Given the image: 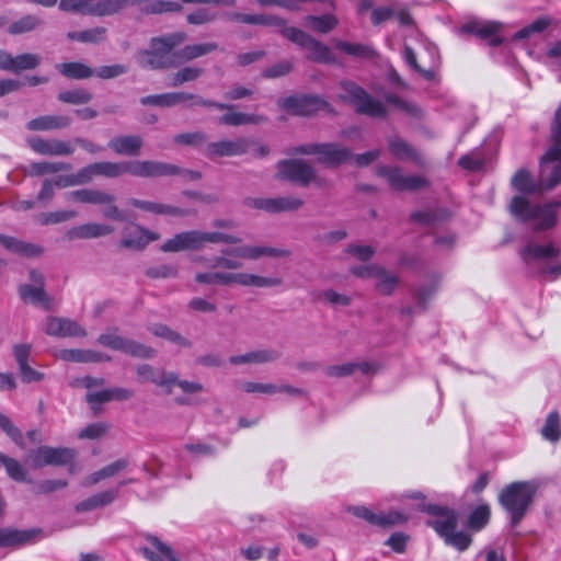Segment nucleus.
<instances>
[{"instance_id":"f257e3e1","label":"nucleus","mask_w":561,"mask_h":561,"mask_svg":"<svg viewBox=\"0 0 561 561\" xmlns=\"http://www.w3.org/2000/svg\"><path fill=\"white\" fill-rule=\"evenodd\" d=\"M550 146L540 158L539 180L536 182L527 169L516 171L511 180L512 186L520 193L512 198L508 209L523 222L534 221V230H548L557 224V209L560 201L547 204H533L527 195L553 190L561 183V105L554 112L550 123Z\"/></svg>"},{"instance_id":"f03ea898","label":"nucleus","mask_w":561,"mask_h":561,"mask_svg":"<svg viewBox=\"0 0 561 561\" xmlns=\"http://www.w3.org/2000/svg\"><path fill=\"white\" fill-rule=\"evenodd\" d=\"M237 227V221L232 219L213 221V228H216V230H213V244H228V247L220 250L222 255L213 257V267L236 270L242 266L237 257L255 261L262 256L288 257L291 254L287 249L241 244V238L230 232Z\"/></svg>"},{"instance_id":"7ed1b4c3","label":"nucleus","mask_w":561,"mask_h":561,"mask_svg":"<svg viewBox=\"0 0 561 561\" xmlns=\"http://www.w3.org/2000/svg\"><path fill=\"white\" fill-rule=\"evenodd\" d=\"M404 497L419 501L415 505L416 511L436 517L435 519H428L426 525L434 529L447 546L454 547L459 551H465L469 548L472 542L471 535L457 530L459 515L456 510L446 505L426 503L425 495L420 491L407 492Z\"/></svg>"},{"instance_id":"20e7f679","label":"nucleus","mask_w":561,"mask_h":561,"mask_svg":"<svg viewBox=\"0 0 561 561\" xmlns=\"http://www.w3.org/2000/svg\"><path fill=\"white\" fill-rule=\"evenodd\" d=\"M538 491L535 481H515L502 489L499 503L510 517V526L517 527L527 515Z\"/></svg>"},{"instance_id":"39448f33","label":"nucleus","mask_w":561,"mask_h":561,"mask_svg":"<svg viewBox=\"0 0 561 561\" xmlns=\"http://www.w3.org/2000/svg\"><path fill=\"white\" fill-rule=\"evenodd\" d=\"M560 254L561 248L556 242L539 244L529 241L519 250V256L526 265L527 272L533 276H546L550 280H556L561 276V263L549 264L547 261L553 260Z\"/></svg>"},{"instance_id":"423d86ee","label":"nucleus","mask_w":561,"mask_h":561,"mask_svg":"<svg viewBox=\"0 0 561 561\" xmlns=\"http://www.w3.org/2000/svg\"><path fill=\"white\" fill-rule=\"evenodd\" d=\"M186 38L185 33L175 32L150 41V48L137 54V62L144 69H167L176 67L174 48Z\"/></svg>"},{"instance_id":"0eeeda50","label":"nucleus","mask_w":561,"mask_h":561,"mask_svg":"<svg viewBox=\"0 0 561 561\" xmlns=\"http://www.w3.org/2000/svg\"><path fill=\"white\" fill-rule=\"evenodd\" d=\"M337 100L354 107L359 115L374 118H386L388 110L378 99L371 96L355 81L343 79L337 83Z\"/></svg>"},{"instance_id":"6e6552de","label":"nucleus","mask_w":561,"mask_h":561,"mask_svg":"<svg viewBox=\"0 0 561 561\" xmlns=\"http://www.w3.org/2000/svg\"><path fill=\"white\" fill-rule=\"evenodd\" d=\"M293 154L317 156V161L328 169H336L350 161L353 152L340 142L305 144L291 149Z\"/></svg>"},{"instance_id":"1a4fd4ad","label":"nucleus","mask_w":561,"mask_h":561,"mask_svg":"<svg viewBox=\"0 0 561 561\" xmlns=\"http://www.w3.org/2000/svg\"><path fill=\"white\" fill-rule=\"evenodd\" d=\"M280 110L294 116L310 117L319 112L336 115L335 108L318 94H295L277 101Z\"/></svg>"},{"instance_id":"9d476101","label":"nucleus","mask_w":561,"mask_h":561,"mask_svg":"<svg viewBox=\"0 0 561 561\" xmlns=\"http://www.w3.org/2000/svg\"><path fill=\"white\" fill-rule=\"evenodd\" d=\"M280 34L288 41L308 50L307 59L323 65H331L335 62V57L330 47L305 31L294 26H284L280 30Z\"/></svg>"},{"instance_id":"9b49d317","label":"nucleus","mask_w":561,"mask_h":561,"mask_svg":"<svg viewBox=\"0 0 561 561\" xmlns=\"http://www.w3.org/2000/svg\"><path fill=\"white\" fill-rule=\"evenodd\" d=\"M66 198L82 204L105 205L106 207L102 211L104 218L116 221L126 220L124 211L115 205L116 197L113 194L94 188H81L68 192Z\"/></svg>"},{"instance_id":"f8f14e48","label":"nucleus","mask_w":561,"mask_h":561,"mask_svg":"<svg viewBox=\"0 0 561 561\" xmlns=\"http://www.w3.org/2000/svg\"><path fill=\"white\" fill-rule=\"evenodd\" d=\"M76 456L73 448L43 445L28 450L26 460L34 469H39L46 466L60 467L72 463Z\"/></svg>"},{"instance_id":"ddd939ff","label":"nucleus","mask_w":561,"mask_h":561,"mask_svg":"<svg viewBox=\"0 0 561 561\" xmlns=\"http://www.w3.org/2000/svg\"><path fill=\"white\" fill-rule=\"evenodd\" d=\"M98 343L113 351H119L137 358H153L156 350L135 340L117 334V329H111L98 337Z\"/></svg>"},{"instance_id":"4468645a","label":"nucleus","mask_w":561,"mask_h":561,"mask_svg":"<svg viewBox=\"0 0 561 561\" xmlns=\"http://www.w3.org/2000/svg\"><path fill=\"white\" fill-rule=\"evenodd\" d=\"M376 174L386 179L390 187L397 192H415L430 185L422 175H405L400 167L380 164Z\"/></svg>"},{"instance_id":"2eb2a0df","label":"nucleus","mask_w":561,"mask_h":561,"mask_svg":"<svg viewBox=\"0 0 561 561\" xmlns=\"http://www.w3.org/2000/svg\"><path fill=\"white\" fill-rule=\"evenodd\" d=\"M46 535L41 527L19 529L15 527L0 528V548L20 549L32 546L45 538Z\"/></svg>"},{"instance_id":"dca6fc26","label":"nucleus","mask_w":561,"mask_h":561,"mask_svg":"<svg viewBox=\"0 0 561 561\" xmlns=\"http://www.w3.org/2000/svg\"><path fill=\"white\" fill-rule=\"evenodd\" d=\"M278 173L283 180L291 181L300 186H308L317 180L316 169L301 159L279 161Z\"/></svg>"},{"instance_id":"f3484780","label":"nucleus","mask_w":561,"mask_h":561,"mask_svg":"<svg viewBox=\"0 0 561 561\" xmlns=\"http://www.w3.org/2000/svg\"><path fill=\"white\" fill-rule=\"evenodd\" d=\"M347 512L357 518L366 520L370 525L382 528L403 525L409 520V516L399 511H390L386 514H375L364 505H351L347 507Z\"/></svg>"},{"instance_id":"a211bd4d","label":"nucleus","mask_w":561,"mask_h":561,"mask_svg":"<svg viewBox=\"0 0 561 561\" xmlns=\"http://www.w3.org/2000/svg\"><path fill=\"white\" fill-rule=\"evenodd\" d=\"M210 242L209 232H199L196 230L185 231L168 239L162 245L163 252H180L185 250H199L206 243Z\"/></svg>"},{"instance_id":"6ab92c4d","label":"nucleus","mask_w":561,"mask_h":561,"mask_svg":"<svg viewBox=\"0 0 561 561\" xmlns=\"http://www.w3.org/2000/svg\"><path fill=\"white\" fill-rule=\"evenodd\" d=\"M247 206L264 210L270 214L293 211L304 205V201L294 196H280L275 198H248Z\"/></svg>"},{"instance_id":"aec40b11","label":"nucleus","mask_w":561,"mask_h":561,"mask_svg":"<svg viewBox=\"0 0 561 561\" xmlns=\"http://www.w3.org/2000/svg\"><path fill=\"white\" fill-rule=\"evenodd\" d=\"M501 24L496 22L470 21L461 25L460 32L486 41L492 47L500 46L504 38L500 35Z\"/></svg>"},{"instance_id":"412c9836","label":"nucleus","mask_w":561,"mask_h":561,"mask_svg":"<svg viewBox=\"0 0 561 561\" xmlns=\"http://www.w3.org/2000/svg\"><path fill=\"white\" fill-rule=\"evenodd\" d=\"M130 175L137 178L170 176L175 164L154 160H130Z\"/></svg>"},{"instance_id":"4be33fe9","label":"nucleus","mask_w":561,"mask_h":561,"mask_svg":"<svg viewBox=\"0 0 561 561\" xmlns=\"http://www.w3.org/2000/svg\"><path fill=\"white\" fill-rule=\"evenodd\" d=\"M136 373L139 382H152L159 387H165L168 392H171V387L178 381V376L174 373L158 370L149 364L138 365Z\"/></svg>"},{"instance_id":"5701e85b","label":"nucleus","mask_w":561,"mask_h":561,"mask_svg":"<svg viewBox=\"0 0 561 561\" xmlns=\"http://www.w3.org/2000/svg\"><path fill=\"white\" fill-rule=\"evenodd\" d=\"M45 332L51 336H85L87 331L78 322L58 317H49L46 321Z\"/></svg>"},{"instance_id":"b1692460","label":"nucleus","mask_w":561,"mask_h":561,"mask_svg":"<svg viewBox=\"0 0 561 561\" xmlns=\"http://www.w3.org/2000/svg\"><path fill=\"white\" fill-rule=\"evenodd\" d=\"M27 144L32 150L43 156H70L75 152V148L68 141L59 139L33 137Z\"/></svg>"},{"instance_id":"393cba45","label":"nucleus","mask_w":561,"mask_h":561,"mask_svg":"<svg viewBox=\"0 0 561 561\" xmlns=\"http://www.w3.org/2000/svg\"><path fill=\"white\" fill-rule=\"evenodd\" d=\"M145 539L153 547V549L141 547L139 551L149 561H180L175 557L173 549L161 541L157 536L146 534Z\"/></svg>"},{"instance_id":"a878e982","label":"nucleus","mask_w":561,"mask_h":561,"mask_svg":"<svg viewBox=\"0 0 561 561\" xmlns=\"http://www.w3.org/2000/svg\"><path fill=\"white\" fill-rule=\"evenodd\" d=\"M72 124L68 115H43L27 122L26 128L31 131H49L66 129Z\"/></svg>"},{"instance_id":"bb28decb","label":"nucleus","mask_w":561,"mask_h":561,"mask_svg":"<svg viewBox=\"0 0 561 561\" xmlns=\"http://www.w3.org/2000/svg\"><path fill=\"white\" fill-rule=\"evenodd\" d=\"M107 146L116 154L136 157L140 153L144 140L138 135H122L113 137Z\"/></svg>"},{"instance_id":"cd10ccee","label":"nucleus","mask_w":561,"mask_h":561,"mask_svg":"<svg viewBox=\"0 0 561 561\" xmlns=\"http://www.w3.org/2000/svg\"><path fill=\"white\" fill-rule=\"evenodd\" d=\"M389 152L400 161H412L417 165L423 164V158L421 153L409 145L404 139L398 136H391L387 140Z\"/></svg>"},{"instance_id":"c85d7f7f","label":"nucleus","mask_w":561,"mask_h":561,"mask_svg":"<svg viewBox=\"0 0 561 561\" xmlns=\"http://www.w3.org/2000/svg\"><path fill=\"white\" fill-rule=\"evenodd\" d=\"M114 231L112 226L105 224L89 222L72 227L66 232V238L70 241L78 239H94L108 236Z\"/></svg>"},{"instance_id":"c756f323","label":"nucleus","mask_w":561,"mask_h":561,"mask_svg":"<svg viewBox=\"0 0 561 561\" xmlns=\"http://www.w3.org/2000/svg\"><path fill=\"white\" fill-rule=\"evenodd\" d=\"M251 144L252 141L247 138H237L234 140H222L213 142V156H241L248 152Z\"/></svg>"},{"instance_id":"7c9ffc66","label":"nucleus","mask_w":561,"mask_h":561,"mask_svg":"<svg viewBox=\"0 0 561 561\" xmlns=\"http://www.w3.org/2000/svg\"><path fill=\"white\" fill-rule=\"evenodd\" d=\"M140 0H94L90 8L89 15L106 16L113 15L128 5L138 4Z\"/></svg>"},{"instance_id":"2f4dec72","label":"nucleus","mask_w":561,"mask_h":561,"mask_svg":"<svg viewBox=\"0 0 561 561\" xmlns=\"http://www.w3.org/2000/svg\"><path fill=\"white\" fill-rule=\"evenodd\" d=\"M0 244L9 252L23 255L36 256L42 253V249L35 244L23 242L14 237L0 233Z\"/></svg>"},{"instance_id":"473e14b6","label":"nucleus","mask_w":561,"mask_h":561,"mask_svg":"<svg viewBox=\"0 0 561 561\" xmlns=\"http://www.w3.org/2000/svg\"><path fill=\"white\" fill-rule=\"evenodd\" d=\"M118 496V490H107L95 495L88 497L87 500L79 502L75 506L77 513L90 512L99 507L111 504Z\"/></svg>"},{"instance_id":"72a5a7b5","label":"nucleus","mask_w":561,"mask_h":561,"mask_svg":"<svg viewBox=\"0 0 561 561\" xmlns=\"http://www.w3.org/2000/svg\"><path fill=\"white\" fill-rule=\"evenodd\" d=\"M230 19L236 22H241L251 25H271L279 27V31L286 25V20L265 14H248V13H232Z\"/></svg>"},{"instance_id":"f704fd0d","label":"nucleus","mask_w":561,"mask_h":561,"mask_svg":"<svg viewBox=\"0 0 561 561\" xmlns=\"http://www.w3.org/2000/svg\"><path fill=\"white\" fill-rule=\"evenodd\" d=\"M334 46L336 49L345 53L346 55L359 59L374 60L379 56L377 50L367 44H354L345 41H336Z\"/></svg>"},{"instance_id":"c9c22d12","label":"nucleus","mask_w":561,"mask_h":561,"mask_svg":"<svg viewBox=\"0 0 561 561\" xmlns=\"http://www.w3.org/2000/svg\"><path fill=\"white\" fill-rule=\"evenodd\" d=\"M210 0H180V1H168V0H152L145 8L144 12L148 14H160L165 12H178L182 9L185 3H209Z\"/></svg>"},{"instance_id":"e433bc0d","label":"nucleus","mask_w":561,"mask_h":561,"mask_svg":"<svg viewBox=\"0 0 561 561\" xmlns=\"http://www.w3.org/2000/svg\"><path fill=\"white\" fill-rule=\"evenodd\" d=\"M19 295L22 300L42 306L45 310L50 309L51 299L45 291V287H36L30 284H23L19 287Z\"/></svg>"},{"instance_id":"4c0bfd02","label":"nucleus","mask_w":561,"mask_h":561,"mask_svg":"<svg viewBox=\"0 0 561 561\" xmlns=\"http://www.w3.org/2000/svg\"><path fill=\"white\" fill-rule=\"evenodd\" d=\"M0 463L4 467L8 477L20 483H31L32 480L27 477V470L15 458L0 451Z\"/></svg>"},{"instance_id":"58836bf2","label":"nucleus","mask_w":561,"mask_h":561,"mask_svg":"<svg viewBox=\"0 0 561 561\" xmlns=\"http://www.w3.org/2000/svg\"><path fill=\"white\" fill-rule=\"evenodd\" d=\"M96 175L116 179L124 174H130V160L121 162L102 161L95 162Z\"/></svg>"},{"instance_id":"ea45409f","label":"nucleus","mask_w":561,"mask_h":561,"mask_svg":"<svg viewBox=\"0 0 561 561\" xmlns=\"http://www.w3.org/2000/svg\"><path fill=\"white\" fill-rule=\"evenodd\" d=\"M56 68L68 79L83 80L94 76V69L79 61L58 64Z\"/></svg>"},{"instance_id":"a19ab883","label":"nucleus","mask_w":561,"mask_h":561,"mask_svg":"<svg viewBox=\"0 0 561 561\" xmlns=\"http://www.w3.org/2000/svg\"><path fill=\"white\" fill-rule=\"evenodd\" d=\"M43 25V21L35 14H25L19 20L12 22L8 27L10 35H21L33 32Z\"/></svg>"},{"instance_id":"79ce46f5","label":"nucleus","mask_w":561,"mask_h":561,"mask_svg":"<svg viewBox=\"0 0 561 561\" xmlns=\"http://www.w3.org/2000/svg\"><path fill=\"white\" fill-rule=\"evenodd\" d=\"M107 30L104 26H96L84 31H71L67 38L80 43L98 44L105 39Z\"/></svg>"},{"instance_id":"37998d69","label":"nucleus","mask_w":561,"mask_h":561,"mask_svg":"<svg viewBox=\"0 0 561 561\" xmlns=\"http://www.w3.org/2000/svg\"><path fill=\"white\" fill-rule=\"evenodd\" d=\"M72 165L68 162H33L28 165L26 174L31 176H39L44 174H53L59 171H69Z\"/></svg>"},{"instance_id":"c03bdc74","label":"nucleus","mask_w":561,"mask_h":561,"mask_svg":"<svg viewBox=\"0 0 561 561\" xmlns=\"http://www.w3.org/2000/svg\"><path fill=\"white\" fill-rule=\"evenodd\" d=\"M42 64V57L37 54L24 53L12 55L10 72L19 73L25 70H34Z\"/></svg>"},{"instance_id":"a18cd8bd","label":"nucleus","mask_w":561,"mask_h":561,"mask_svg":"<svg viewBox=\"0 0 561 561\" xmlns=\"http://www.w3.org/2000/svg\"><path fill=\"white\" fill-rule=\"evenodd\" d=\"M491 511L488 504L477 506L467 518V527L473 531H480L490 522Z\"/></svg>"},{"instance_id":"49530a36","label":"nucleus","mask_w":561,"mask_h":561,"mask_svg":"<svg viewBox=\"0 0 561 561\" xmlns=\"http://www.w3.org/2000/svg\"><path fill=\"white\" fill-rule=\"evenodd\" d=\"M306 23L311 30L321 34H327L336 27L339 21L332 14H322L306 16Z\"/></svg>"},{"instance_id":"de8ad7c7","label":"nucleus","mask_w":561,"mask_h":561,"mask_svg":"<svg viewBox=\"0 0 561 561\" xmlns=\"http://www.w3.org/2000/svg\"><path fill=\"white\" fill-rule=\"evenodd\" d=\"M542 437L551 443H557L561 438L560 415L558 411H551L540 431Z\"/></svg>"},{"instance_id":"09e8293b","label":"nucleus","mask_w":561,"mask_h":561,"mask_svg":"<svg viewBox=\"0 0 561 561\" xmlns=\"http://www.w3.org/2000/svg\"><path fill=\"white\" fill-rule=\"evenodd\" d=\"M57 99L62 103L81 105L89 103L93 99V95L87 89L77 88L59 92Z\"/></svg>"},{"instance_id":"8fccbe9b","label":"nucleus","mask_w":561,"mask_h":561,"mask_svg":"<svg viewBox=\"0 0 561 561\" xmlns=\"http://www.w3.org/2000/svg\"><path fill=\"white\" fill-rule=\"evenodd\" d=\"M209 50H210L209 44L187 45L180 50H174L176 67L188 61V60H192L194 58L203 56V55L207 54Z\"/></svg>"},{"instance_id":"3c124183","label":"nucleus","mask_w":561,"mask_h":561,"mask_svg":"<svg viewBox=\"0 0 561 561\" xmlns=\"http://www.w3.org/2000/svg\"><path fill=\"white\" fill-rule=\"evenodd\" d=\"M213 107L227 111L222 116L219 117V124L234 127L243 125V113L236 112L234 105L213 102Z\"/></svg>"},{"instance_id":"603ef678","label":"nucleus","mask_w":561,"mask_h":561,"mask_svg":"<svg viewBox=\"0 0 561 561\" xmlns=\"http://www.w3.org/2000/svg\"><path fill=\"white\" fill-rule=\"evenodd\" d=\"M485 159L482 151L477 148L471 152L463 154L458 160V165L467 171H481L484 168Z\"/></svg>"},{"instance_id":"864d4df0","label":"nucleus","mask_w":561,"mask_h":561,"mask_svg":"<svg viewBox=\"0 0 561 561\" xmlns=\"http://www.w3.org/2000/svg\"><path fill=\"white\" fill-rule=\"evenodd\" d=\"M283 280L279 277H265L249 273H243L240 276V285L242 286H252V287H275L282 285Z\"/></svg>"},{"instance_id":"5fc2aeb1","label":"nucleus","mask_w":561,"mask_h":561,"mask_svg":"<svg viewBox=\"0 0 561 561\" xmlns=\"http://www.w3.org/2000/svg\"><path fill=\"white\" fill-rule=\"evenodd\" d=\"M193 101V104H207L206 101H202L193 94L185 92H170L161 94V107H171L181 103Z\"/></svg>"},{"instance_id":"6e6d98bb","label":"nucleus","mask_w":561,"mask_h":561,"mask_svg":"<svg viewBox=\"0 0 561 561\" xmlns=\"http://www.w3.org/2000/svg\"><path fill=\"white\" fill-rule=\"evenodd\" d=\"M151 332L161 339H165L176 345L188 347L191 343L182 336L179 332L172 330L165 324H154L151 328Z\"/></svg>"},{"instance_id":"4d7b16f0","label":"nucleus","mask_w":561,"mask_h":561,"mask_svg":"<svg viewBox=\"0 0 561 561\" xmlns=\"http://www.w3.org/2000/svg\"><path fill=\"white\" fill-rule=\"evenodd\" d=\"M385 101L388 104L394 105L397 108L404 112L409 116H412V117L421 116L422 111L416 104L405 101L393 93L385 94Z\"/></svg>"},{"instance_id":"13d9d810","label":"nucleus","mask_w":561,"mask_h":561,"mask_svg":"<svg viewBox=\"0 0 561 561\" xmlns=\"http://www.w3.org/2000/svg\"><path fill=\"white\" fill-rule=\"evenodd\" d=\"M550 24V20L547 19V18H539L537 20H535L534 22H531L530 24L524 26L523 28H520L519 31H517L514 36H513V39L514 41H522V39H526V38H529L531 35L534 34H538V33H541L542 31H545Z\"/></svg>"},{"instance_id":"bf43d9fd","label":"nucleus","mask_w":561,"mask_h":561,"mask_svg":"<svg viewBox=\"0 0 561 561\" xmlns=\"http://www.w3.org/2000/svg\"><path fill=\"white\" fill-rule=\"evenodd\" d=\"M375 278H378L377 290L385 296H390L399 284V278L385 268L382 273H376Z\"/></svg>"},{"instance_id":"052dcab7","label":"nucleus","mask_w":561,"mask_h":561,"mask_svg":"<svg viewBox=\"0 0 561 561\" xmlns=\"http://www.w3.org/2000/svg\"><path fill=\"white\" fill-rule=\"evenodd\" d=\"M67 485H68L67 480L47 479V480H42V481L37 482L33 486L32 492L37 495H47V494L54 493L58 490L65 489V488H67Z\"/></svg>"},{"instance_id":"680f3d73","label":"nucleus","mask_w":561,"mask_h":561,"mask_svg":"<svg viewBox=\"0 0 561 561\" xmlns=\"http://www.w3.org/2000/svg\"><path fill=\"white\" fill-rule=\"evenodd\" d=\"M0 428L21 448H25L23 435L13 422L0 412Z\"/></svg>"},{"instance_id":"e2e57ef3","label":"nucleus","mask_w":561,"mask_h":561,"mask_svg":"<svg viewBox=\"0 0 561 561\" xmlns=\"http://www.w3.org/2000/svg\"><path fill=\"white\" fill-rule=\"evenodd\" d=\"M436 283L437 279L435 278L432 283L421 285L413 291V297L422 310L426 309L428 299L435 294L437 289Z\"/></svg>"},{"instance_id":"0e129e2a","label":"nucleus","mask_w":561,"mask_h":561,"mask_svg":"<svg viewBox=\"0 0 561 561\" xmlns=\"http://www.w3.org/2000/svg\"><path fill=\"white\" fill-rule=\"evenodd\" d=\"M94 0H60L59 10L62 12H75L88 14Z\"/></svg>"},{"instance_id":"69168bd1","label":"nucleus","mask_w":561,"mask_h":561,"mask_svg":"<svg viewBox=\"0 0 561 561\" xmlns=\"http://www.w3.org/2000/svg\"><path fill=\"white\" fill-rule=\"evenodd\" d=\"M201 73H202V70L199 68H195V67L182 68L172 76L170 85L179 87L185 82L194 81L195 79H197L201 76Z\"/></svg>"},{"instance_id":"338daca9","label":"nucleus","mask_w":561,"mask_h":561,"mask_svg":"<svg viewBox=\"0 0 561 561\" xmlns=\"http://www.w3.org/2000/svg\"><path fill=\"white\" fill-rule=\"evenodd\" d=\"M174 142L183 146L199 147L207 140V135L201 131L179 134Z\"/></svg>"},{"instance_id":"774afa93","label":"nucleus","mask_w":561,"mask_h":561,"mask_svg":"<svg viewBox=\"0 0 561 561\" xmlns=\"http://www.w3.org/2000/svg\"><path fill=\"white\" fill-rule=\"evenodd\" d=\"M146 275L150 278H172L178 275V267L172 264H161L146 270Z\"/></svg>"}]
</instances>
